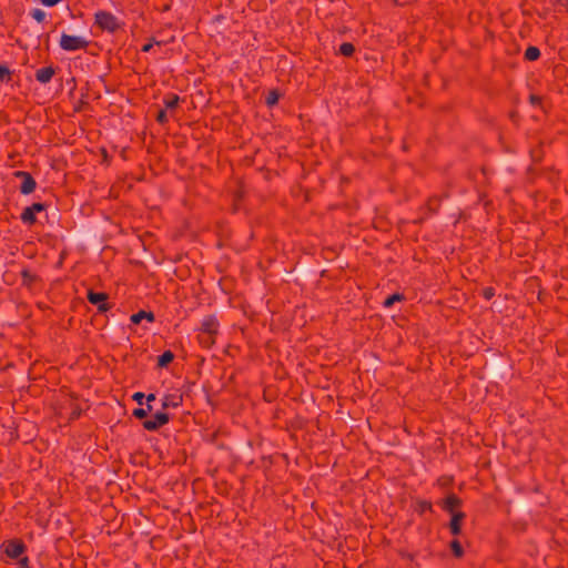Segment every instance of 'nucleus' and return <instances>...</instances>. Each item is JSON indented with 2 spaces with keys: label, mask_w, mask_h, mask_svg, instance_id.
<instances>
[{
  "label": "nucleus",
  "mask_w": 568,
  "mask_h": 568,
  "mask_svg": "<svg viewBox=\"0 0 568 568\" xmlns=\"http://www.w3.org/2000/svg\"><path fill=\"white\" fill-rule=\"evenodd\" d=\"M153 48V43H145L143 47H142V51L143 52H149L151 49Z\"/></svg>",
  "instance_id": "obj_34"
},
{
  "label": "nucleus",
  "mask_w": 568,
  "mask_h": 568,
  "mask_svg": "<svg viewBox=\"0 0 568 568\" xmlns=\"http://www.w3.org/2000/svg\"><path fill=\"white\" fill-rule=\"evenodd\" d=\"M483 296L489 301L490 298H493L495 296V290L493 287H485L483 290Z\"/></svg>",
  "instance_id": "obj_29"
},
{
  "label": "nucleus",
  "mask_w": 568,
  "mask_h": 568,
  "mask_svg": "<svg viewBox=\"0 0 568 568\" xmlns=\"http://www.w3.org/2000/svg\"><path fill=\"white\" fill-rule=\"evenodd\" d=\"M156 121L160 123V124H165L168 123L169 119H168V115H166V111L165 110H160L158 115H156Z\"/></svg>",
  "instance_id": "obj_28"
},
{
  "label": "nucleus",
  "mask_w": 568,
  "mask_h": 568,
  "mask_svg": "<svg viewBox=\"0 0 568 568\" xmlns=\"http://www.w3.org/2000/svg\"><path fill=\"white\" fill-rule=\"evenodd\" d=\"M133 324H140L142 320H148L149 322H154V314L152 312L139 311L135 314H132L130 317Z\"/></svg>",
  "instance_id": "obj_12"
},
{
  "label": "nucleus",
  "mask_w": 568,
  "mask_h": 568,
  "mask_svg": "<svg viewBox=\"0 0 568 568\" xmlns=\"http://www.w3.org/2000/svg\"><path fill=\"white\" fill-rule=\"evenodd\" d=\"M61 0H41V3L45 7H53L58 4Z\"/></svg>",
  "instance_id": "obj_33"
},
{
  "label": "nucleus",
  "mask_w": 568,
  "mask_h": 568,
  "mask_svg": "<svg viewBox=\"0 0 568 568\" xmlns=\"http://www.w3.org/2000/svg\"><path fill=\"white\" fill-rule=\"evenodd\" d=\"M132 415L138 419H143L148 416V410L144 408H135Z\"/></svg>",
  "instance_id": "obj_26"
},
{
  "label": "nucleus",
  "mask_w": 568,
  "mask_h": 568,
  "mask_svg": "<svg viewBox=\"0 0 568 568\" xmlns=\"http://www.w3.org/2000/svg\"><path fill=\"white\" fill-rule=\"evenodd\" d=\"M530 102L531 104H538L540 103V98L537 95H530Z\"/></svg>",
  "instance_id": "obj_35"
},
{
  "label": "nucleus",
  "mask_w": 568,
  "mask_h": 568,
  "mask_svg": "<svg viewBox=\"0 0 568 568\" xmlns=\"http://www.w3.org/2000/svg\"><path fill=\"white\" fill-rule=\"evenodd\" d=\"M30 16L39 23H42L47 17L45 12L38 8L32 9Z\"/></svg>",
  "instance_id": "obj_24"
},
{
  "label": "nucleus",
  "mask_w": 568,
  "mask_h": 568,
  "mask_svg": "<svg viewBox=\"0 0 568 568\" xmlns=\"http://www.w3.org/2000/svg\"><path fill=\"white\" fill-rule=\"evenodd\" d=\"M133 400H135L139 405H142L143 404V399L145 398V395L143 393H135L133 394L132 396Z\"/></svg>",
  "instance_id": "obj_31"
},
{
  "label": "nucleus",
  "mask_w": 568,
  "mask_h": 568,
  "mask_svg": "<svg viewBox=\"0 0 568 568\" xmlns=\"http://www.w3.org/2000/svg\"><path fill=\"white\" fill-rule=\"evenodd\" d=\"M3 552L11 559H20L27 550L26 545L20 539H10L2 544Z\"/></svg>",
  "instance_id": "obj_3"
},
{
  "label": "nucleus",
  "mask_w": 568,
  "mask_h": 568,
  "mask_svg": "<svg viewBox=\"0 0 568 568\" xmlns=\"http://www.w3.org/2000/svg\"><path fill=\"white\" fill-rule=\"evenodd\" d=\"M94 23L102 31L114 33L121 28L119 19L111 12L99 10L94 13Z\"/></svg>",
  "instance_id": "obj_1"
},
{
  "label": "nucleus",
  "mask_w": 568,
  "mask_h": 568,
  "mask_svg": "<svg viewBox=\"0 0 568 568\" xmlns=\"http://www.w3.org/2000/svg\"><path fill=\"white\" fill-rule=\"evenodd\" d=\"M462 499L455 494L448 495L440 504L443 510L454 515V513H458L456 509L462 506Z\"/></svg>",
  "instance_id": "obj_8"
},
{
  "label": "nucleus",
  "mask_w": 568,
  "mask_h": 568,
  "mask_svg": "<svg viewBox=\"0 0 568 568\" xmlns=\"http://www.w3.org/2000/svg\"><path fill=\"white\" fill-rule=\"evenodd\" d=\"M449 547H450V550H452L453 555L456 558L463 557L464 549H463L462 544L457 539L452 540L450 544H449Z\"/></svg>",
  "instance_id": "obj_19"
},
{
  "label": "nucleus",
  "mask_w": 568,
  "mask_h": 568,
  "mask_svg": "<svg viewBox=\"0 0 568 568\" xmlns=\"http://www.w3.org/2000/svg\"><path fill=\"white\" fill-rule=\"evenodd\" d=\"M148 404L155 400V394L151 393L148 396H145Z\"/></svg>",
  "instance_id": "obj_37"
},
{
  "label": "nucleus",
  "mask_w": 568,
  "mask_h": 568,
  "mask_svg": "<svg viewBox=\"0 0 568 568\" xmlns=\"http://www.w3.org/2000/svg\"><path fill=\"white\" fill-rule=\"evenodd\" d=\"M31 209V211L37 214V213H40V212H43L45 209H47V205L43 204V203H33L32 205L29 206Z\"/></svg>",
  "instance_id": "obj_27"
},
{
  "label": "nucleus",
  "mask_w": 568,
  "mask_h": 568,
  "mask_svg": "<svg viewBox=\"0 0 568 568\" xmlns=\"http://www.w3.org/2000/svg\"><path fill=\"white\" fill-rule=\"evenodd\" d=\"M438 204V200L437 199H430L429 202H428V205L432 210H435L433 206L437 205Z\"/></svg>",
  "instance_id": "obj_36"
},
{
  "label": "nucleus",
  "mask_w": 568,
  "mask_h": 568,
  "mask_svg": "<svg viewBox=\"0 0 568 568\" xmlns=\"http://www.w3.org/2000/svg\"><path fill=\"white\" fill-rule=\"evenodd\" d=\"M280 93L277 90H271L265 99L267 106H273L278 102Z\"/></svg>",
  "instance_id": "obj_22"
},
{
  "label": "nucleus",
  "mask_w": 568,
  "mask_h": 568,
  "mask_svg": "<svg viewBox=\"0 0 568 568\" xmlns=\"http://www.w3.org/2000/svg\"><path fill=\"white\" fill-rule=\"evenodd\" d=\"M183 403V396L179 393L168 394L162 398V409L178 408Z\"/></svg>",
  "instance_id": "obj_9"
},
{
  "label": "nucleus",
  "mask_w": 568,
  "mask_h": 568,
  "mask_svg": "<svg viewBox=\"0 0 568 568\" xmlns=\"http://www.w3.org/2000/svg\"><path fill=\"white\" fill-rule=\"evenodd\" d=\"M197 338L199 343L204 347H211L215 343V335L201 333Z\"/></svg>",
  "instance_id": "obj_18"
},
{
  "label": "nucleus",
  "mask_w": 568,
  "mask_h": 568,
  "mask_svg": "<svg viewBox=\"0 0 568 568\" xmlns=\"http://www.w3.org/2000/svg\"><path fill=\"white\" fill-rule=\"evenodd\" d=\"M21 277L23 284L26 285H31L37 278V276L33 273H31L28 268H23L21 271Z\"/></svg>",
  "instance_id": "obj_23"
},
{
  "label": "nucleus",
  "mask_w": 568,
  "mask_h": 568,
  "mask_svg": "<svg viewBox=\"0 0 568 568\" xmlns=\"http://www.w3.org/2000/svg\"><path fill=\"white\" fill-rule=\"evenodd\" d=\"M219 326V321L214 315H206L201 322L200 332L207 335H216Z\"/></svg>",
  "instance_id": "obj_7"
},
{
  "label": "nucleus",
  "mask_w": 568,
  "mask_h": 568,
  "mask_svg": "<svg viewBox=\"0 0 568 568\" xmlns=\"http://www.w3.org/2000/svg\"><path fill=\"white\" fill-rule=\"evenodd\" d=\"M416 511L419 515L425 514L426 511H433V505L428 500H418L416 503Z\"/></svg>",
  "instance_id": "obj_17"
},
{
  "label": "nucleus",
  "mask_w": 568,
  "mask_h": 568,
  "mask_svg": "<svg viewBox=\"0 0 568 568\" xmlns=\"http://www.w3.org/2000/svg\"><path fill=\"white\" fill-rule=\"evenodd\" d=\"M145 409L148 410V414H149L150 412H152L153 407H152L151 404H146V408Z\"/></svg>",
  "instance_id": "obj_38"
},
{
  "label": "nucleus",
  "mask_w": 568,
  "mask_h": 568,
  "mask_svg": "<svg viewBox=\"0 0 568 568\" xmlns=\"http://www.w3.org/2000/svg\"><path fill=\"white\" fill-rule=\"evenodd\" d=\"M60 48L64 51L72 52L78 50H85L90 41L81 36H71L68 33H62L60 38Z\"/></svg>",
  "instance_id": "obj_2"
},
{
  "label": "nucleus",
  "mask_w": 568,
  "mask_h": 568,
  "mask_svg": "<svg viewBox=\"0 0 568 568\" xmlns=\"http://www.w3.org/2000/svg\"><path fill=\"white\" fill-rule=\"evenodd\" d=\"M465 513H454L449 523L450 534L458 536L462 532V523L465 519Z\"/></svg>",
  "instance_id": "obj_11"
},
{
  "label": "nucleus",
  "mask_w": 568,
  "mask_h": 568,
  "mask_svg": "<svg viewBox=\"0 0 568 568\" xmlns=\"http://www.w3.org/2000/svg\"><path fill=\"white\" fill-rule=\"evenodd\" d=\"M88 301L98 307L99 312H106L110 305L106 303L108 295L103 292L89 291L87 295Z\"/></svg>",
  "instance_id": "obj_6"
},
{
  "label": "nucleus",
  "mask_w": 568,
  "mask_h": 568,
  "mask_svg": "<svg viewBox=\"0 0 568 568\" xmlns=\"http://www.w3.org/2000/svg\"><path fill=\"white\" fill-rule=\"evenodd\" d=\"M170 422V415L164 412H158L152 419H146L143 422V428L149 432H155L162 426L166 425Z\"/></svg>",
  "instance_id": "obj_5"
},
{
  "label": "nucleus",
  "mask_w": 568,
  "mask_h": 568,
  "mask_svg": "<svg viewBox=\"0 0 568 568\" xmlns=\"http://www.w3.org/2000/svg\"><path fill=\"white\" fill-rule=\"evenodd\" d=\"M29 562H30V561H29V558H28V557H22V558H20V559H19V561H18V568H31V567L29 566Z\"/></svg>",
  "instance_id": "obj_30"
},
{
  "label": "nucleus",
  "mask_w": 568,
  "mask_h": 568,
  "mask_svg": "<svg viewBox=\"0 0 568 568\" xmlns=\"http://www.w3.org/2000/svg\"><path fill=\"white\" fill-rule=\"evenodd\" d=\"M403 300H404V295L403 294L395 293V294L389 295L387 298H385L383 305H384V307L389 308L396 302H399V301H403Z\"/></svg>",
  "instance_id": "obj_21"
},
{
  "label": "nucleus",
  "mask_w": 568,
  "mask_h": 568,
  "mask_svg": "<svg viewBox=\"0 0 568 568\" xmlns=\"http://www.w3.org/2000/svg\"><path fill=\"white\" fill-rule=\"evenodd\" d=\"M14 176L21 179L20 192L24 195L31 194L36 187L37 182L34 178L26 171H16Z\"/></svg>",
  "instance_id": "obj_4"
},
{
  "label": "nucleus",
  "mask_w": 568,
  "mask_h": 568,
  "mask_svg": "<svg viewBox=\"0 0 568 568\" xmlns=\"http://www.w3.org/2000/svg\"><path fill=\"white\" fill-rule=\"evenodd\" d=\"M174 359V354L171 351H165L158 357V365L160 367L168 366Z\"/></svg>",
  "instance_id": "obj_15"
},
{
  "label": "nucleus",
  "mask_w": 568,
  "mask_h": 568,
  "mask_svg": "<svg viewBox=\"0 0 568 568\" xmlns=\"http://www.w3.org/2000/svg\"><path fill=\"white\" fill-rule=\"evenodd\" d=\"M338 52L344 57H351L355 52V47L351 42H343L339 45Z\"/></svg>",
  "instance_id": "obj_20"
},
{
  "label": "nucleus",
  "mask_w": 568,
  "mask_h": 568,
  "mask_svg": "<svg viewBox=\"0 0 568 568\" xmlns=\"http://www.w3.org/2000/svg\"><path fill=\"white\" fill-rule=\"evenodd\" d=\"M525 59L528 61H535L540 57V50L537 47L530 45L526 49Z\"/></svg>",
  "instance_id": "obj_16"
},
{
  "label": "nucleus",
  "mask_w": 568,
  "mask_h": 568,
  "mask_svg": "<svg viewBox=\"0 0 568 568\" xmlns=\"http://www.w3.org/2000/svg\"><path fill=\"white\" fill-rule=\"evenodd\" d=\"M179 102H180V97L174 93L169 94V95L164 97V99H163V103H164L165 108L169 110L175 109L178 106Z\"/></svg>",
  "instance_id": "obj_14"
},
{
  "label": "nucleus",
  "mask_w": 568,
  "mask_h": 568,
  "mask_svg": "<svg viewBox=\"0 0 568 568\" xmlns=\"http://www.w3.org/2000/svg\"><path fill=\"white\" fill-rule=\"evenodd\" d=\"M11 80V71L7 65L0 63V81L8 82Z\"/></svg>",
  "instance_id": "obj_25"
},
{
  "label": "nucleus",
  "mask_w": 568,
  "mask_h": 568,
  "mask_svg": "<svg viewBox=\"0 0 568 568\" xmlns=\"http://www.w3.org/2000/svg\"><path fill=\"white\" fill-rule=\"evenodd\" d=\"M55 74V70L53 67H44L40 68L36 71V80L42 84L49 83L53 75Z\"/></svg>",
  "instance_id": "obj_10"
},
{
  "label": "nucleus",
  "mask_w": 568,
  "mask_h": 568,
  "mask_svg": "<svg viewBox=\"0 0 568 568\" xmlns=\"http://www.w3.org/2000/svg\"><path fill=\"white\" fill-rule=\"evenodd\" d=\"M81 415V409L79 407L73 408L70 415V419L74 420L78 419Z\"/></svg>",
  "instance_id": "obj_32"
},
{
  "label": "nucleus",
  "mask_w": 568,
  "mask_h": 568,
  "mask_svg": "<svg viewBox=\"0 0 568 568\" xmlns=\"http://www.w3.org/2000/svg\"><path fill=\"white\" fill-rule=\"evenodd\" d=\"M20 220L23 224L29 225V226L33 225L37 222L36 214L31 211V209L29 206L23 209V211L20 215Z\"/></svg>",
  "instance_id": "obj_13"
}]
</instances>
